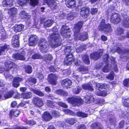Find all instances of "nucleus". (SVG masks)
I'll return each instance as SVG.
<instances>
[{
    "mask_svg": "<svg viewBox=\"0 0 129 129\" xmlns=\"http://www.w3.org/2000/svg\"><path fill=\"white\" fill-rule=\"evenodd\" d=\"M83 24V23L81 21H79L77 23L75 24L74 28L75 31L74 35L76 37L79 38L80 40L83 41L87 39V36L86 34L80 33V31Z\"/></svg>",
    "mask_w": 129,
    "mask_h": 129,
    "instance_id": "nucleus-1",
    "label": "nucleus"
},
{
    "mask_svg": "<svg viewBox=\"0 0 129 129\" xmlns=\"http://www.w3.org/2000/svg\"><path fill=\"white\" fill-rule=\"evenodd\" d=\"M49 37L51 40L54 43H51L50 45L52 47L55 48L60 45L62 40L59 34L53 33L50 35Z\"/></svg>",
    "mask_w": 129,
    "mask_h": 129,
    "instance_id": "nucleus-2",
    "label": "nucleus"
},
{
    "mask_svg": "<svg viewBox=\"0 0 129 129\" xmlns=\"http://www.w3.org/2000/svg\"><path fill=\"white\" fill-rule=\"evenodd\" d=\"M98 29L99 31H104L106 33H110L112 31L111 26L109 23H105L104 19H102L98 26Z\"/></svg>",
    "mask_w": 129,
    "mask_h": 129,
    "instance_id": "nucleus-3",
    "label": "nucleus"
},
{
    "mask_svg": "<svg viewBox=\"0 0 129 129\" xmlns=\"http://www.w3.org/2000/svg\"><path fill=\"white\" fill-rule=\"evenodd\" d=\"M67 102L74 107L79 106L83 104V100L80 98L69 97L67 99Z\"/></svg>",
    "mask_w": 129,
    "mask_h": 129,
    "instance_id": "nucleus-4",
    "label": "nucleus"
},
{
    "mask_svg": "<svg viewBox=\"0 0 129 129\" xmlns=\"http://www.w3.org/2000/svg\"><path fill=\"white\" fill-rule=\"evenodd\" d=\"M38 45L40 47L41 51L43 53H46L47 51L49 45L47 41L44 38H41L38 43Z\"/></svg>",
    "mask_w": 129,
    "mask_h": 129,
    "instance_id": "nucleus-5",
    "label": "nucleus"
},
{
    "mask_svg": "<svg viewBox=\"0 0 129 129\" xmlns=\"http://www.w3.org/2000/svg\"><path fill=\"white\" fill-rule=\"evenodd\" d=\"M71 32L70 28L66 25H63L61 28L60 34L63 38H68L71 37Z\"/></svg>",
    "mask_w": 129,
    "mask_h": 129,
    "instance_id": "nucleus-6",
    "label": "nucleus"
},
{
    "mask_svg": "<svg viewBox=\"0 0 129 129\" xmlns=\"http://www.w3.org/2000/svg\"><path fill=\"white\" fill-rule=\"evenodd\" d=\"M111 21L115 24H117L120 23L121 19L120 15L118 13H113L110 17Z\"/></svg>",
    "mask_w": 129,
    "mask_h": 129,
    "instance_id": "nucleus-7",
    "label": "nucleus"
},
{
    "mask_svg": "<svg viewBox=\"0 0 129 129\" xmlns=\"http://www.w3.org/2000/svg\"><path fill=\"white\" fill-rule=\"evenodd\" d=\"M80 14L84 19L87 18L90 14V9L88 7H83L81 8Z\"/></svg>",
    "mask_w": 129,
    "mask_h": 129,
    "instance_id": "nucleus-8",
    "label": "nucleus"
},
{
    "mask_svg": "<svg viewBox=\"0 0 129 129\" xmlns=\"http://www.w3.org/2000/svg\"><path fill=\"white\" fill-rule=\"evenodd\" d=\"M32 101L36 107H40L44 105L42 99L38 97L35 96L33 98Z\"/></svg>",
    "mask_w": 129,
    "mask_h": 129,
    "instance_id": "nucleus-9",
    "label": "nucleus"
},
{
    "mask_svg": "<svg viewBox=\"0 0 129 129\" xmlns=\"http://www.w3.org/2000/svg\"><path fill=\"white\" fill-rule=\"evenodd\" d=\"M58 78V76L55 74L51 73L48 75V82L50 84L55 85L57 84Z\"/></svg>",
    "mask_w": 129,
    "mask_h": 129,
    "instance_id": "nucleus-10",
    "label": "nucleus"
},
{
    "mask_svg": "<svg viewBox=\"0 0 129 129\" xmlns=\"http://www.w3.org/2000/svg\"><path fill=\"white\" fill-rule=\"evenodd\" d=\"M41 117L43 121L47 122L51 120L53 116L49 112L45 111L42 114Z\"/></svg>",
    "mask_w": 129,
    "mask_h": 129,
    "instance_id": "nucleus-11",
    "label": "nucleus"
},
{
    "mask_svg": "<svg viewBox=\"0 0 129 129\" xmlns=\"http://www.w3.org/2000/svg\"><path fill=\"white\" fill-rule=\"evenodd\" d=\"M36 36L34 35H30L28 39V45L29 46H34L37 41Z\"/></svg>",
    "mask_w": 129,
    "mask_h": 129,
    "instance_id": "nucleus-12",
    "label": "nucleus"
},
{
    "mask_svg": "<svg viewBox=\"0 0 129 129\" xmlns=\"http://www.w3.org/2000/svg\"><path fill=\"white\" fill-rule=\"evenodd\" d=\"M15 65V63L12 62L10 61L6 62L5 63L4 70L5 71L9 72L10 70L13 69Z\"/></svg>",
    "mask_w": 129,
    "mask_h": 129,
    "instance_id": "nucleus-13",
    "label": "nucleus"
},
{
    "mask_svg": "<svg viewBox=\"0 0 129 129\" xmlns=\"http://www.w3.org/2000/svg\"><path fill=\"white\" fill-rule=\"evenodd\" d=\"M75 59L73 55L70 56H66V59L64 61V64L67 65H70L75 61Z\"/></svg>",
    "mask_w": 129,
    "mask_h": 129,
    "instance_id": "nucleus-14",
    "label": "nucleus"
},
{
    "mask_svg": "<svg viewBox=\"0 0 129 129\" xmlns=\"http://www.w3.org/2000/svg\"><path fill=\"white\" fill-rule=\"evenodd\" d=\"M44 3L46 4L48 6L55 9L57 6L55 0H43Z\"/></svg>",
    "mask_w": 129,
    "mask_h": 129,
    "instance_id": "nucleus-15",
    "label": "nucleus"
},
{
    "mask_svg": "<svg viewBox=\"0 0 129 129\" xmlns=\"http://www.w3.org/2000/svg\"><path fill=\"white\" fill-rule=\"evenodd\" d=\"M21 113L20 111L17 109L15 110L12 109L9 112V116L10 119L12 118L13 116H14L15 117H17Z\"/></svg>",
    "mask_w": 129,
    "mask_h": 129,
    "instance_id": "nucleus-16",
    "label": "nucleus"
},
{
    "mask_svg": "<svg viewBox=\"0 0 129 129\" xmlns=\"http://www.w3.org/2000/svg\"><path fill=\"white\" fill-rule=\"evenodd\" d=\"M72 81L68 78L63 80L61 82L62 86L66 88H70V86L72 85Z\"/></svg>",
    "mask_w": 129,
    "mask_h": 129,
    "instance_id": "nucleus-17",
    "label": "nucleus"
},
{
    "mask_svg": "<svg viewBox=\"0 0 129 129\" xmlns=\"http://www.w3.org/2000/svg\"><path fill=\"white\" fill-rule=\"evenodd\" d=\"M12 57L16 60H24L25 59L24 55L18 53L13 54L12 55Z\"/></svg>",
    "mask_w": 129,
    "mask_h": 129,
    "instance_id": "nucleus-18",
    "label": "nucleus"
},
{
    "mask_svg": "<svg viewBox=\"0 0 129 129\" xmlns=\"http://www.w3.org/2000/svg\"><path fill=\"white\" fill-rule=\"evenodd\" d=\"M30 16L27 15L26 12L24 11L21 12L19 14V17L21 19H24V20L27 21L30 18Z\"/></svg>",
    "mask_w": 129,
    "mask_h": 129,
    "instance_id": "nucleus-19",
    "label": "nucleus"
},
{
    "mask_svg": "<svg viewBox=\"0 0 129 129\" xmlns=\"http://www.w3.org/2000/svg\"><path fill=\"white\" fill-rule=\"evenodd\" d=\"M101 55H100V53L97 51H95L90 54V58L94 60L98 59Z\"/></svg>",
    "mask_w": 129,
    "mask_h": 129,
    "instance_id": "nucleus-20",
    "label": "nucleus"
},
{
    "mask_svg": "<svg viewBox=\"0 0 129 129\" xmlns=\"http://www.w3.org/2000/svg\"><path fill=\"white\" fill-rule=\"evenodd\" d=\"M65 4L69 8H73L76 5L75 0H65Z\"/></svg>",
    "mask_w": 129,
    "mask_h": 129,
    "instance_id": "nucleus-21",
    "label": "nucleus"
},
{
    "mask_svg": "<svg viewBox=\"0 0 129 129\" xmlns=\"http://www.w3.org/2000/svg\"><path fill=\"white\" fill-rule=\"evenodd\" d=\"M13 27L14 31L16 33H17L20 32L23 30L24 28V26L21 24H16Z\"/></svg>",
    "mask_w": 129,
    "mask_h": 129,
    "instance_id": "nucleus-22",
    "label": "nucleus"
},
{
    "mask_svg": "<svg viewBox=\"0 0 129 129\" xmlns=\"http://www.w3.org/2000/svg\"><path fill=\"white\" fill-rule=\"evenodd\" d=\"M102 125L99 122H94L92 123L90 125L92 129H102Z\"/></svg>",
    "mask_w": 129,
    "mask_h": 129,
    "instance_id": "nucleus-23",
    "label": "nucleus"
},
{
    "mask_svg": "<svg viewBox=\"0 0 129 129\" xmlns=\"http://www.w3.org/2000/svg\"><path fill=\"white\" fill-rule=\"evenodd\" d=\"M9 45L6 44H4L3 46H0V55H3L6 50L8 51L9 49Z\"/></svg>",
    "mask_w": 129,
    "mask_h": 129,
    "instance_id": "nucleus-24",
    "label": "nucleus"
},
{
    "mask_svg": "<svg viewBox=\"0 0 129 129\" xmlns=\"http://www.w3.org/2000/svg\"><path fill=\"white\" fill-rule=\"evenodd\" d=\"M55 92L56 94L64 96H67L68 93L67 92L62 89H58L55 90Z\"/></svg>",
    "mask_w": 129,
    "mask_h": 129,
    "instance_id": "nucleus-25",
    "label": "nucleus"
},
{
    "mask_svg": "<svg viewBox=\"0 0 129 129\" xmlns=\"http://www.w3.org/2000/svg\"><path fill=\"white\" fill-rule=\"evenodd\" d=\"M15 93L14 90H11L7 92L4 95V97L5 99H8L12 97Z\"/></svg>",
    "mask_w": 129,
    "mask_h": 129,
    "instance_id": "nucleus-26",
    "label": "nucleus"
},
{
    "mask_svg": "<svg viewBox=\"0 0 129 129\" xmlns=\"http://www.w3.org/2000/svg\"><path fill=\"white\" fill-rule=\"evenodd\" d=\"M82 88L85 90H88L91 91L94 90L92 86L89 84H84L82 85Z\"/></svg>",
    "mask_w": 129,
    "mask_h": 129,
    "instance_id": "nucleus-27",
    "label": "nucleus"
},
{
    "mask_svg": "<svg viewBox=\"0 0 129 129\" xmlns=\"http://www.w3.org/2000/svg\"><path fill=\"white\" fill-rule=\"evenodd\" d=\"M71 46H67L64 49V54L66 56H70L72 55V50L73 49L71 48Z\"/></svg>",
    "mask_w": 129,
    "mask_h": 129,
    "instance_id": "nucleus-28",
    "label": "nucleus"
},
{
    "mask_svg": "<svg viewBox=\"0 0 129 129\" xmlns=\"http://www.w3.org/2000/svg\"><path fill=\"white\" fill-rule=\"evenodd\" d=\"M95 101V99L92 95L88 96L85 99V102L88 104L92 103Z\"/></svg>",
    "mask_w": 129,
    "mask_h": 129,
    "instance_id": "nucleus-29",
    "label": "nucleus"
},
{
    "mask_svg": "<svg viewBox=\"0 0 129 129\" xmlns=\"http://www.w3.org/2000/svg\"><path fill=\"white\" fill-rule=\"evenodd\" d=\"M82 60L83 62L86 64H89L90 63L89 56L87 54H84L82 57Z\"/></svg>",
    "mask_w": 129,
    "mask_h": 129,
    "instance_id": "nucleus-30",
    "label": "nucleus"
},
{
    "mask_svg": "<svg viewBox=\"0 0 129 129\" xmlns=\"http://www.w3.org/2000/svg\"><path fill=\"white\" fill-rule=\"evenodd\" d=\"M14 1V0H4L3 4L5 6H9L11 7L13 6Z\"/></svg>",
    "mask_w": 129,
    "mask_h": 129,
    "instance_id": "nucleus-31",
    "label": "nucleus"
},
{
    "mask_svg": "<svg viewBox=\"0 0 129 129\" xmlns=\"http://www.w3.org/2000/svg\"><path fill=\"white\" fill-rule=\"evenodd\" d=\"M9 13H10V15L11 17H14L17 14V9L14 7L10 9L9 10Z\"/></svg>",
    "mask_w": 129,
    "mask_h": 129,
    "instance_id": "nucleus-32",
    "label": "nucleus"
},
{
    "mask_svg": "<svg viewBox=\"0 0 129 129\" xmlns=\"http://www.w3.org/2000/svg\"><path fill=\"white\" fill-rule=\"evenodd\" d=\"M21 97L23 99H28L31 98L32 94L30 92H28L25 93H23L21 94Z\"/></svg>",
    "mask_w": 129,
    "mask_h": 129,
    "instance_id": "nucleus-33",
    "label": "nucleus"
},
{
    "mask_svg": "<svg viewBox=\"0 0 129 129\" xmlns=\"http://www.w3.org/2000/svg\"><path fill=\"white\" fill-rule=\"evenodd\" d=\"M31 90L35 94L40 96L43 97L44 95V93L43 92L37 89H35L34 88H32L31 89Z\"/></svg>",
    "mask_w": 129,
    "mask_h": 129,
    "instance_id": "nucleus-34",
    "label": "nucleus"
},
{
    "mask_svg": "<svg viewBox=\"0 0 129 129\" xmlns=\"http://www.w3.org/2000/svg\"><path fill=\"white\" fill-rule=\"evenodd\" d=\"M25 72L26 73L30 74L33 71V69L32 67L29 65L25 66L24 67Z\"/></svg>",
    "mask_w": 129,
    "mask_h": 129,
    "instance_id": "nucleus-35",
    "label": "nucleus"
},
{
    "mask_svg": "<svg viewBox=\"0 0 129 129\" xmlns=\"http://www.w3.org/2000/svg\"><path fill=\"white\" fill-rule=\"evenodd\" d=\"M46 105L48 107L53 108L55 107V102L51 100H47L46 101Z\"/></svg>",
    "mask_w": 129,
    "mask_h": 129,
    "instance_id": "nucleus-36",
    "label": "nucleus"
},
{
    "mask_svg": "<svg viewBox=\"0 0 129 129\" xmlns=\"http://www.w3.org/2000/svg\"><path fill=\"white\" fill-rule=\"evenodd\" d=\"M77 121L76 118H72L68 119L66 120V121L67 123L72 125L75 123Z\"/></svg>",
    "mask_w": 129,
    "mask_h": 129,
    "instance_id": "nucleus-37",
    "label": "nucleus"
},
{
    "mask_svg": "<svg viewBox=\"0 0 129 129\" xmlns=\"http://www.w3.org/2000/svg\"><path fill=\"white\" fill-rule=\"evenodd\" d=\"M122 104L124 107L129 108V97L124 99L122 101Z\"/></svg>",
    "mask_w": 129,
    "mask_h": 129,
    "instance_id": "nucleus-38",
    "label": "nucleus"
},
{
    "mask_svg": "<svg viewBox=\"0 0 129 129\" xmlns=\"http://www.w3.org/2000/svg\"><path fill=\"white\" fill-rule=\"evenodd\" d=\"M123 26L126 28H129V16L124 19L123 21Z\"/></svg>",
    "mask_w": 129,
    "mask_h": 129,
    "instance_id": "nucleus-39",
    "label": "nucleus"
},
{
    "mask_svg": "<svg viewBox=\"0 0 129 129\" xmlns=\"http://www.w3.org/2000/svg\"><path fill=\"white\" fill-rule=\"evenodd\" d=\"M95 85L96 88H98L99 90L100 89H105L106 86H107V84H106L105 83L102 84L99 83H97Z\"/></svg>",
    "mask_w": 129,
    "mask_h": 129,
    "instance_id": "nucleus-40",
    "label": "nucleus"
},
{
    "mask_svg": "<svg viewBox=\"0 0 129 129\" xmlns=\"http://www.w3.org/2000/svg\"><path fill=\"white\" fill-rule=\"evenodd\" d=\"M76 114L78 116L82 118L87 117L88 116L87 114L79 111L77 112Z\"/></svg>",
    "mask_w": 129,
    "mask_h": 129,
    "instance_id": "nucleus-41",
    "label": "nucleus"
},
{
    "mask_svg": "<svg viewBox=\"0 0 129 129\" xmlns=\"http://www.w3.org/2000/svg\"><path fill=\"white\" fill-rule=\"evenodd\" d=\"M115 74L113 71H111L110 74L106 77V78L110 80H113L114 78Z\"/></svg>",
    "mask_w": 129,
    "mask_h": 129,
    "instance_id": "nucleus-42",
    "label": "nucleus"
},
{
    "mask_svg": "<svg viewBox=\"0 0 129 129\" xmlns=\"http://www.w3.org/2000/svg\"><path fill=\"white\" fill-rule=\"evenodd\" d=\"M124 33V29L120 27H118L117 28L116 33L118 35H121L123 34Z\"/></svg>",
    "mask_w": 129,
    "mask_h": 129,
    "instance_id": "nucleus-43",
    "label": "nucleus"
},
{
    "mask_svg": "<svg viewBox=\"0 0 129 129\" xmlns=\"http://www.w3.org/2000/svg\"><path fill=\"white\" fill-rule=\"evenodd\" d=\"M97 94L98 95L104 96L107 95L106 90H100L99 92H97Z\"/></svg>",
    "mask_w": 129,
    "mask_h": 129,
    "instance_id": "nucleus-44",
    "label": "nucleus"
},
{
    "mask_svg": "<svg viewBox=\"0 0 129 129\" xmlns=\"http://www.w3.org/2000/svg\"><path fill=\"white\" fill-rule=\"evenodd\" d=\"M28 0H18L17 3L20 6H23L28 2Z\"/></svg>",
    "mask_w": 129,
    "mask_h": 129,
    "instance_id": "nucleus-45",
    "label": "nucleus"
},
{
    "mask_svg": "<svg viewBox=\"0 0 129 129\" xmlns=\"http://www.w3.org/2000/svg\"><path fill=\"white\" fill-rule=\"evenodd\" d=\"M40 0H29L30 5L33 7L37 6L39 4Z\"/></svg>",
    "mask_w": 129,
    "mask_h": 129,
    "instance_id": "nucleus-46",
    "label": "nucleus"
},
{
    "mask_svg": "<svg viewBox=\"0 0 129 129\" xmlns=\"http://www.w3.org/2000/svg\"><path fill=\"white\" fill-rule=\"evenodd\" d=\"M124 86L127 87H129V78L124 79L123 81Z\"/></svg>",
    "mask_w": 129,
    "mask_h": 129,
    "instance_id": "nucleus-47",
    "label": "nucleus"
},
{
    "mask_svg": "<svg viewBox=\"0 0 129 129\" xmlns=\"http://www.w3.org/2000/svg\"><path fill=\"white\" fill-rule=\"evenodd\" d=\"M74 17L73 13L71 12L69 13L67 15V19L68 20H72L73 19Z\"/></svg>",
    "mask_w": 129,
    "mask_h": 129,
    "instance_id": "nucleus-48",
    "label": "nucleus"
},
{
    "mask_svg": "<svg viewBox=\"0 0 129 129\" xmlns=\"http://www.w3.org/2000/svg\"><path fill=\"white\" fill-rule=\"evenodd\" d=\"M52 23L50 20H47L44 22V25L46 27H49L52 25Z\"/></svg>",
    "mask_w": 129,
    "mask_h": 129,
    "instance_id": "nucleus-49",
    "label": "nucleus"
},
{
    "mask_svg": "<svg viewBox=\"0 0 129 129\" xmlns=\"http://www.w3.org/2000/svg\"><path fill=\"white\" fill-rule=\"evenodd\" d=\"M42 57V56L36 53L34 54L31 57L32 59H35L41 58Z\"/></svg>",
    "mask_w": 129,
    "mask_h": 129,
    "instance_id": "nucleus-50",
    "label": "nucleus"
},
{
    "mask_svg": "<svg viewBox=\"0 0 129 129\" xmlns=\"http://www.w3.org/2000/svg\"><path fill=\"white\" fill-rule=\"evenodd\" d=\"M44 58L45 60L50 61L52 60L53 57L51 55L47 54L45 55Z\"/></svg>",
    "mask_w": 129,
    "mask_h": 129,
    "instance_id": "nucleus-51",
    "label": "nucleus"
},
{
    "mask_svg": "<svg viewBox=\"0 0 129 129\" xmlns=\"http://www.w3.org/2000/svg\"><path fill=\"white\" fill-rule=\"evenodd\" d=\"M23 79L22 78L19 77H15L13 79V82L19 83L20 82L22 81Z\"/></svg>",
    "mask_w": 129,
    "mask_h": 129,
    "instance_id": "nucleus-52",
    "label": "nucleus"
},
{
    "mask_svg": "<svg viewBox=\"0 0 129 129\" xmlns=\"http://www.w3.org/2000/svg\"><path fill=\"white\" fill-rule=\"evenodd\" d=\"M37 78L39 80H43L44 78V76L43 74L41 72L38 73L37 74Z\"/></svg>",
    "mask_w": 129,
    "mask_h": 129,
    "instance_id": "nucleus-53",
    "label": "nucleus"
},
{
    "mask_svg": "<svg viewBox=\"0 0 129 129\" xmlns=\"http://www.w3.org/2000/svg\"><path fill=\"white\" fill-rule=\"evenodd\" d=\"M49 69L51 72H54L57 71V67L55 66H51L49 67Z\"/></svg>",
    "mask_w": 129,
    "mask_h": 129,
    "instance_id": "nucleus-54",
    "label": "nucleus"
},
{
    "mask_svg": "<svg viewBox=\"0 0 129 129\" xmlns=\"http://www.w3.org/2000/svg\"><path fill=\"white\" fill-rule=\"evenodd\" d=\"M51 114V115L53 117H57L59 116L58 112L55 110H52Z\"/></svg>",
    "mask_w": 129,
    "mask_h": 129,
    "instance_id": "nucleus-55",
    "label": "nucleus"
},
{
    "mask_svg": "<svg viewBox=\"0 0 129 129\" xmlns=\"http://www.w3.org/2000/svg\"><path fill=\"white\" fill-rule=\"evenodd\" d=\"M81 88L80 87L77 86L76 89H75L74 90V93L75 94H78L81 91Z\"/></svg>",
    "mask_w": 129,
    "mask_h": 129,
    "instance_id": "nucleus-56",
    "label": "nucleus"
},
{
    "mask_svg": "<svg viewBox=\"0 0 129 129\" xmlns=\"http://www.w3.org/2000/svg\"><path fill=\"white\" fill-rule=\"evenodd\" d=\"M28 81L35 84L37 82V79L34 78L30 77L28 78Z\"/></svg>",
    "mask_w": 129,
    "mask_h": 129,
    "instance_id": "nucleus-57",
    "label": "nucleus"
},
{
    "mask_svg": "<svg viewBox=\"0 0 129 129\" xmlns=\"http://www.w3.org/2000/svg\"><path fill=\"white\" fill-rule=\"evenodd\" d=\"M98 10V9L96 8H91L90 13L92 15H95L97 13Z\"/></svg>",
    "mask_w": 129,
    "mask_h": 129,
    "instance_id": "nucleus-58",
    "label": "nucleus"
},
{
    "mask_svg": "<svg viewBox=\"0 0 129 129\" xmlns=\"http://www.w3.org/2000/svg\"><path fill=\"white\" fill-rule=\"evenodd\" d=\"M58 104L59 106L64 108H67L68 107V106L65 103L62 102H58Z\"/></svg>",
    "mask_w": 129,
    "mask_h": 129,
    "instance_id": "nucleus-59",
    "label": "nucleus"
},
{
    "mask_svg": "<svg viewBox=\"0 0 129 129\" xmlns=\"http://www.w3.org/2000/svg\"><path fill=\"white\" fill-rule=\"evenodd\" d=\"M102 71L104 72H109L108 67V66L106 65L103 68Z\"/></svg>",
    "mask_w": 129,
    "mask_h": 129,
    "instance_id": "nucleus-60",
    "label": "nucleus"
},
{
    "mask_svg": "<svg viewBox=\"0 0 129 129\" xmlns=\"http://www.w3.org/2000/svg\"><path fill=\"white\" fill-rule=\"evenodd\" d=\"M109 58V56L108 53L105 54L104 56V60L106 62L107 61Z\"/></svg>",
    "mask_w": 129,
    "mask_h": 129,
    "instance_id": "nucleus-61",
    "label": "nucleus"
},
{
    "mask_svg": "<svg viewBox=\"0 0 129 129\" xmlns=\"http://www.w3.org/2000/svg\"><path fill=\"white\" fill-rule=\"evenodd\" d=\"M17 103L16 101H12L11 104V107L12 108L15 107L17 105Z\"/></svg>",
    "mask_w": 129,
    "mask_h": 129,
    "instance_id": "nucleus-62",
    "label": "nucleus"
},
{
    "mask_svg": "<svg viewBox=\"0 0 129 129\" xmlns=\"http://www.w3.org/2000/svg\"><path fill=\"white\" fill-rule=\"evenodd\" d=\"M124 121H121L119 123V128L121 129L124 127Z\"/></svg>",
    "mask_w": 129,
    "mask_h": 129,
    "instance_id": "nucleus-63",
    "label": "nucleus"
},
{
    "mask_svg": "<svg viewBox=\"0 0 129 129\" xmlns=\"http://www.w3.org/2000/svg\"><path fill=\"white\" fill-rule=\"evenodd\" d=\"M86 127L84 124H81L78 126L77 129H86Z\"/></svg>",
    "mask_w": 129,
    "mask_h": 129,
    "instance_id": "nucleus-64",
    "label": "nucleus"
}]
</instances>
